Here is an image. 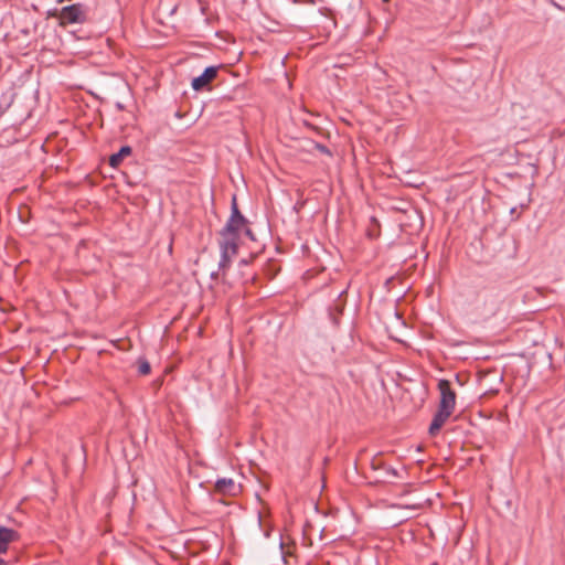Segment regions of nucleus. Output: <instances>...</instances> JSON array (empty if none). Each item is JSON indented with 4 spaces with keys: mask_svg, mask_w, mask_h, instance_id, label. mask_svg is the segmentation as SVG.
Returning <instances> with one entry per match:
<instances>
[{
    "mask_svg": "<svg viewBox=\"0 0 565 565\" xmlns=\"http://www.w3.org/2000/svg\"><path fill=\"white\" fill-rule=\"evenodd\" d=\"M245 233L254 239L252 230L248 227L247 220L228 218L225 226L220 232L221 259L218 268L224 270L230 267L231 259L238 252L241 234Z\"/></svg>",
    "mask_w": 565,
    "mask_h": 565,
    "instance_id": "1",
    "label": "nucleus"
},
{
    "mask_svg": "<svg viewBox=\"0 0 565 565\" xmlns=\"http://www.w3.org/2000/svg\"><path fill=\"white\" fill-rule=\"evenodd\" d=\"M438 391L440 393V401L438 409L428 428L430 436H436L439 433L441 427L455 412L456 407V392L451 388V383L448 380H439Z\"/></svg>",
    "mask_w": 565,
    "mask_h": 565,
    "instance_id": "2",
    "label": "nucleus"
},
{
    "mask_svg": "<svg viewBox=\"0 0 565 565\" xmlns=\"http://www.w3.org/2000/svg\"><path fill=\"white\" fill-rule=\"evenodd\" d=\"M50 14L56 18L58 25L63 28L68 24H84L90 21L88 7L81 2L63 7Z\"/></svg>",
    "mask_w": 565,
    "mask_h": 565,
    "instance_id": "3",
    "label": "nucleus"
},
{
    "mask_svg": "<svg viewBox=\"0 0 565 565\" xmlns=\"http://www.w3.org/2000/svg\"><path fill=\"white\" fill-rule=\"evenodd\" d=\"M217 71L216 66L206 67L200 76L192 79V88L196 92L204 89L216 78Z\"/></svg>",
    "mask_w": 565,
    "mask_h": 565,
    "instance_id": "4",
    "label": "nucleus"
},
{
    "mask_svg": "<svg viewBox=\"0 0 565 565\" xmlns=\"http://www.w3.org/2000/svg\"><path fill=\"white\" fill-rule=\"evenodd\" d=\"M214 491L221 495L234 497L239 492V488L233 479L221 478L216 480Z\"/></svg>",
    "mask_w": 565,
    "mask_h": 565,
    "instance_id": "5",
    "label": "nucleus"
},
{
    "mask_svg": "<svg viewBox=\"0 0 565 565\" xmlns=\"http://www.w3.org/2000/svg\"><path fill=\"white\" fill-rule=\"evenodd\" d=\"M19 534L17 531L0 526V554L7 553L10 543L18 541Z\"/></svg>",
    "mask_w": 565,
    "mask_h": 565,
    "instance_id": "6",
    "label": "nucleus"
},
{
    "mask_svg": "<svg viewBox=\"0 0 565 565\" xmlns=\"http://www.w3.org/2000/svg\"><path fill=\"white\" fill-rule=\"evenodd\" d=\"M131 147L129 146H122L118 152L113 153L109 157V166L113 168H117L121 164L124 158L131 154Z\"/></svg>",
    "mask_w": 565,
    "mask_h": 565,
    "instance_id": "7",
    "label": "nucleus"
},
{
    "mask_svg": "<svg viewBox=\"0 0 565 565\" xmlns=\"http://www.w3.org/2000/svg\"><path fill=\"white\" fill-rule=\"evenodd\" d=\"M371 465L373 469H384L387 476L399 478V473L395 468L385 466L379 458H374Z\"/></svg>",
    "mask_w": 565,
    "mask_h": 565,
    "instance_id": "8",
    "label": "nucleus"
},
{
    "mask_svg": "<svg viewBox=\"0 0 565 565\" xmlns=\"http://www.w3.org/2000/svg\"><path fill=\"white\" fill-rule=\"evenodd\" d=\"M137 366H138V373H139V375L146 376V375L150 374V372H151L150 363H149V361H148L146 358H143V356H140V358L137 360Z\"/></svg>",
    "mask_w": 565,
    "mask_h": 565,
    "instance_id": "9",
    "label": "nucleus"
},
{
    "mask_svg": "<svg viewBox=\"0 0 565 565\" xmlns=\"http://www.w3.org/2000/svg\"><path fill=\"white\" fill-rule=\"evenodd\" d=\"M230 218H235V220H246L243 214L241 213L239 209H238V205H237V201H236V196H233L232 199V204H231V216Z\"/></svg>",
    "mask_w": 565,
    "mask_h": 565,
    "instance_id": "10",
    "label": "nucleus"
},
{
    "mask_svg": "<svg viewBox=\"0 0 565 565\" xmlns=\"http://www.w3.org/2000/svg\"><path fill=\"white\" fill-rule=\"evenodd\" d=\"M310 145H311L312 149H317L319 152H321L323 154L331 156V151L329 150V148L327 146L316 142V141H311Z\"/></svg>",
    "mask_w": 565,
    "mask_h": 565,
    "instance_id": "11",
    "label": "nucleus"
},
{
    "mask_svg": "<svg viewBox=\"0 0 565 565\" xmlns=\"http://www.w3.org/2000/svg\"><path fill=\"white\" fill-rule=\"evenodd\" d=\"M330 316H331V318H332L333 323H334V324H338V318H337V316H335L332 311H330Z\"/></svg>",
    "mask_w": 565,
    "mask_h": 565,
    "instance_id": "12",
    "label": "nucleus"
},
{
    "mask_svg": "<svg viewBox=\"0 0 565 565\" xmlns=\"http://www.w3.org/2000/svg\"><path fill=\"white\" fill-rule=\"evenodd\" d=\"M554 135H557L558 137H563L565 135V130L564 131L556 130V131H554Z\"/></svg>",
    "mask_w": 565,
    "mask_h": 565,
    "instance_id": "13",
    "label": "nucleus"
},
{
    "mask_svg": "<svg viewBox=\"0 0 565 565\" xmlns=\"http://www.w3.org/2000/svg\"><path fill=\"white\" fill-rule=\"evenodd\" d=\"M217 275H218L217 273H212V274H211V277H212L213 279H216V278H217Z\"/></svg>",
    "mask_w": 565,
    "mask_h": 565,
    "instance_id": "14",
    "label": "nucleus"
},
{
    "mask_svg": "<svg viewBox=\"0 0 565 565\" xmlns=\"http://www.w3.org/2000/svg\"><path fill=\"white\" fill-rule=\"evenodd\" d=\"M337 310H338V315L342 313V307H337Z\"/></svg>",
    "mask_w": 565,
    "mask_h": 565,
    "instance_id": "15",
    "label": "nucleus"
},
{
    "mask_svg": "<svg viewBox=\"0 0 565 565\" xmlns=\"http://www.w3.org/2000/svg\"><path fill=\"white\" fill-rule=\"evenodd\" d=\"M117 108H118V109H124V106H122L120 103H118V104H117Z\"/></svg>",
    "mask_w": 565,
    "mask_h": 565,
    "instance_id": "16",
    "label": "nucleus"
},
{
    "mask_svg": "<svg viewBox=\"0 0 565 565\" xmlns=\"http://www.w3.org/2000/svg\"><path fill=\"white\" fill-rule=\"evenodd\" d=\"M0 565H6V562L0 557Z\"/></svg>",
    "mask_w": 565,
    "mask_h": 565,
    "instance_id": "17",
    "label": "nucleus"
},
{
    "mask_svg": "<svg viewBox=\"0 0 565 565\" xmlns=\"http://www.w3.org/2000/svg\"><path fill=\"white\" fill-rule=\"evenodd\" d=\"M383 2H388L390 0H382Z\"/></svg>",
    "mask_w": 565,
    "mask_h": 565,
    "instance_id": "18",
    "label": "nucleus"
}]
</instances>
